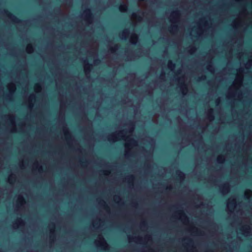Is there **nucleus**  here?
<instances>
[{
  "instance_id": "1",
  "label": "nucleus",
  "mask_w": 252,
  "mask_h": 252,
  "mask_svg": "<svg viewBox=\"0 0 252 252\" xmlns=\"http://www.w3.org/2000/svg\"><path fill=\"white\" fill-rule=\"evenodd\" d=\"M4 12L5 13L6 15L8 17L12 19L15 22H19L20 21L18 18H17L15 15L11 13L8 10H4Z\"/></svg>"
},
{
  "instance_id": "2",
  "label": "nucleus",
  "mask_w": 252,
  "mask_h": 252,
  "mask_svg": "<svg viewBox=\"0 0 252 252\" xmlns=\"http://www.w3.org/2000/svg\"><path fill=\"white\" fill-rule=\"evenodd\" d=\"M84 14H85V17L88 19H92V18H93V14L91 13V11L90 9H89V8L86 9L84 11Z\"/></svg>"
},
{
  "instance_id": "3",
  "label": "nucleus",
  "mask_w": 252,
  "mask_h": 252,
  "mask_svg": "<svg viewBox=\"0 0 252 252\" xmlns=\"http://www.w3.org/2000/svg\"><path fill=\"white\" fill-rule=\"evenodd\" d=\"M229 189V187L227 184H224L222 187V192L224 193L228 192Z\"/></svg>"
},
{
  "instance_id": "4",
  "label": "nucleus",
  "mask_w": 252,
  "mask_h": 252,
  "mask_svg": "<svg viewBox=\"0 0 252 252\" xmlns=\"http://www.w3.org/2000/svg\"><path fill=\"white\" fill-rule=\"evenodd\" d=\"M92 66V65L90 63H87V64L85 66V71L86 73L90 71Z\"/></svg>"
},
{
  "instance_id": "5",
  "label": "nucleus",
  "mask_w": 252,
  "mask_h": 252,
  "mask_svg": "<svg viewBox=\"0 0 252 252\" xmlns=\"http://www.w3.org/2000/svg\"><path fill=\"white\" fill-rule=\"evenodd\" d=\"M178 214L180 215L182 217L185 218V220H188V218L187 216L186 215V214L184 213V212L183 211H180L178 212Z\"/></svg>"
},
{
  "instance_id": "6",
  "label": "nucleus",
  "mask_w": 252,
  "mask_h": 252,
  "mask_svg": "<svg viewBox=\"0 0 252 252\" xmlns=\"http://www.w3.org/2000/svg\"><path fill=\"white\" fill-rule=\"evenodd\" d=\"M176 173L178 174V176L180 178L183 179V178L184 177V174L183 173V172H182V171H181L180 170H178V171H177Z\"/></svg>"
},
{
  "instance_id": "7",
  "label": "nucleus",
  "mask_w": 252,
  "mask_h": 252,
  "mask_svg": "<svg viewBox=\"0 0 252 252\" xmlns=\"http://www.w3.org/2000/svg\"><path fill=\"white\" fill-rule=\"evenodd\" d=\"M127 8V6L126 4H121L120 6V10L121 11H125L126 10V8Z\"/></svg>"
},
{
  "instance_id": "8",
  "label": "nucleus",
  "mask_w": 252,
  "mask_h": 252,
  "mask_svg": "<svg viewBox=\"0 0 252 252\" xmlns=\"http://www.w3.org/2000/svg\"><path fill=\"white\" fill-rule=\"evenodd\" d=\"M213 112V110L212 109H211L209 111V117L211 119H213L214 118V115L212 114Z\"/></svg>"
},
{
  "instance_id": "9",
  "label": "nucleus",
  "mask_w": 252,
  "mask_h": 252,
  "mask_svg": "<svg viewBox=\"0 0 252 252\" xmlns=\"http://www.w3.org/2000/svg\"><path fill=\"white\" fill-rule=\"evenodd\" d=\"M130 144L135 145L136 144L137 142L134 139H130L129 140Z\"/></svg>"
},
{
  "instance_id": "10",
  "label": "nucleus",
  "mask_w": 252,
  "mask_h": 252,
  "mask_svg": "<svg viewBox=\"0 0 252 252\" xmlns=\"http://www.w3.org/2000/svg\"><path fill=\"white\" fill-rule=\"evenodd\" d=\"M168 66L170 68L174 67L175 64L174 63H173L171 61H169Z\"/></svg>"
},
{
  "instance_id": "11",
  "label": "nucleus",
  "mask_w": 252,
  "mask_h": 252,
  "mask_svg": "<svg viewBox=\"0 0 252 252\" xmlns=\"http://www.w3.org/2000/svg\"><path fill=\"white\" fill-rule=\"evenodd\" d=\"M228 205L230 208H233L235 205V203L232 201L229 203Z\"/></svg>"
},
{
  "instance_id": "12",
  "label": "nucleus",
  "mask_w": 252,
  "mask_h": 252,
  "mask_svg": "<svg viewBox=\"0 0 252 252\" xmlns=\"http://www.w3.org/2000/svg\"><path fill=\"white\" fill-rule=\"evenodd\" d=\"M217 160L219 163H222L223 161V158L222 157H220L218 158Z\"/></svg>"
},
{
  "instance_id": "13",
  "label": "nucleus",
  "mask_w": 252,
  "mask_h": 252,
  "mask_svg": "<svg viewBox=\"0 0 252 252\" xmlns=\"http://www.w3.org/2000/svg\"><path fill=\"white\" fill-rule=\"evenodd\" d=\"M170 29H171L172 30L176 31L178 29L177 26L176 25H173L171 27H170Z\"/></svg>"
},
{
  "instance_id": "14",
  "label": "nucleus",
  "mask_w": 252,
  "mask_h": 252,
  "mask_svg": "<svg viewBox=\"0 0 252 252\" xmlns=\"http://www.w3.org/2000/svg\"><path fill=\"white\" fill-rule=\"evenodd\" d=\"M173 14L176 16H178L180 15V13L178 11H175L173 12Z\"/></svg>"
},
{
  "instance_id": "15",
  "label": "nucleus",
  "mask_w": 252,
  "mask_h": 252,
  "mask_svg": "<svg viewBox=\"0 0 252 252\" xmlns=\"http://www.w3.org/2000/svg\"><path fill=\"white\" fill-rule=\"evenodd\" d=\"M128 33V31L127 30H125L122 33L123 35H126V34H127Z\"/></svg>"
},
{
  "instance_id": "16",
  "label": "nucleus",
  "mask_w": 252,
  "mask_h": 252,
  "mask_svg": "<svg viewBox=\"0 0 252 252\" xmlns=\"http://www.w3.org/2000/svg\"><path fill=\"white\" fill-rule=\"evenodd\" d=\"M19 201L20 203L25 202V199H24V198L23 197H20L19 198Z\"/></svg>"
},
{
  "instance_id": "17",
  "label": "nucleus",
  "mask_w": 252,
  "mask_h": 252,
  "mask_svg": "<svg viewBox=\"0 0 252 252\" xmlns=\"http://www.w3.org/2000/svg\"><path fill=\"white\" fill-rule=\"evenodd\" d=\"M18 221H19V224L20 225H24V223L23 221L22 220H19Z\"/></svg>"
},
{
  "instance_id": "18",
  "label": "nucleus",
  "mask_w": 252,
  "mask_h": 252,
  "mask_svg": "<svg viewBox=\"0 0 252 252\" xmlns=\"http://www.w3.org/2000/svg\"><path fill=\"white\" fill-rule=\"evenodd\" d=\"M100 61L99 60H98V59L95 60L94 61V63L95 64H98V63H100Z\"/></svg>"
},
{
  "instance_id": "19",
  "label": "nucleus",
  "mask_w": 252,
  "mask_h": 252,
  "mask_svg": "<svg viewBox=\"0 0 252 252\" xmlns=\"http://www.w3.org/2000/svg\"><path fill=\"white\" fill-rule=\"evenodd\" d=\"M132 39H134V40H137V39H138V37L137 35H134L133 37H132Z\"/></svg>"
},
{
  "instance_id": "20",
  "label": "nucleus",
  "mask_w": 252,
  "mask_h": 252,
  "mask_svg": "<svg viewBox=\"0 0 252 252\" xmlns=\"http://www.w3.org/2000/svg\"><path fill=\"white\" fill-rule=\"evenodd\" d=\"M110 50L112 52H114L115 51V49L114 48H111Z\"/></svg>"
},
{
  "instance_id": "21",
  "label": "nucleus",
  "mask_w": 252,
  "mask_h": 252,
  "mask_svg": "<svg viewBox=\"0 0 252 252\" xmlns=\"http://www.w3.org/2000/svg\"><path fill=\"white\" fill-rule=\"evenodd\" d=\"M55 10L56 12H60V8L59 7L58 9H56Z\"/></svg>"
},
{
  "instance_id": "22",
  "label": "nucleus",
  "mask_w": 252,
  "mask_h": 252,
  "mask_svg": "<svg viewBox=\"0 0 252 252\" xmlns=\"http://www.w3.org/2000/svg\"><path fill=\"white\" fill-rule=\"evenodd\" d=\"M205 79H206L205 76H204V77H203V76H202V77L201 78V80H205Z\"/></svg>"
},
{
  "instance_id": "23",
  "label": "nucleus",
  "mask_w": 252,
  "mask_h": 252,
  "mask_svg": "<svg viewBox=\"0 0 252 252\" xmlns=\"http://www.w3.org/2000/svg\"><path fill=\"white\" fill-rule=\"evenodd\" d=\"M142 225L144 226H145L146 225V223L145 222H143L142 223Z\"/></svg>"
},
{
  "instance_id": "24",
  "label": "nucleus",
  "mask_w": 252,
  "mask_h": 252,
  "mask_svg": "<svg viewBox=\"0 0 252 252\" xmlns=\"http://www.w3.org/2000/svg\"><path fill=\"white\" fill-rule=\"evenodd\" d=\"M28 48L29 49H32V48L31 46H29Z\"/></svg>"
},
{
  "instance_id": "25",
  "label": "nucleus",
  "mask_w": 252,
  "mask_h": 252,
  "mask_svg": "<svg viewBox=\"0 0 252 252\" xmlns=\"http://www.w3.org/2000/svg\"><path fill=\"white\" fill-rule=\"evenodd\" d=\"M36 87L37 88H40V86L39 85H38V84H36Z\"/></svg>"
},
{
  "instance_id": "26",
  "label": "nucleus",
  "mask_w": 252,
  "mask_h": 252,
  "mask_svg": "<svg viewBox=\"0 0 252 252\" xmlns=\"http://www.w3.org/2000/svg\"><path fill=\"white\" fill-rule=\"evenodd\" d=\"M103 202L104 203V207L105 208H107V206L105 204V202H104V201H103Z\"/></svg>"
},
{
  "instance_id": "27",
  "label": "nucleus",
  "mask_w": 252,
  "mask_h": 252,
  "mask_svg": "<svg viewBox=\"0 0 252 252\" xmlns=\"http://www.w3.org/2000/svg\"><path fill=\"white\" fill-rule=\"evenodd\" d=\"M65 136H67L68 135H69V133H68V132H66V133H65Z\"/></svg>"
},
{
  "instance_id": "28",
  "label": "nucleus",
  "mask_w": 252,
  "mask_h": 252,
  "mask_svg": "<svg viewBox=\"0 0 252 252\" xmlns=\"http://www.w3.org/2000/svg\"><path fill=\"white\" fill-rule=\"evenodd\" d=\"M133 16L134 17H137V15L136 14H134H134H133Z\"/></svg>"
},
{
  "instance_id": "29",
  "label": "nucleus",
  "mask_w": 252,
  "mask_h": 252,
  "mask_svg": "<svg viewBox=\"0 0 252 252\" xmlns=\"http://www.w3.org/2000/svg\"><path fill=\"white\" fill-rule=\"evenodd\" d=\"M126 156H129V154L128 152H126Z\"/></svg>"
},
{
  "instance_id": "30",
  "label": "nucleus",
  "mask_w": 252,
  "mask_h": 252,
  "mask_svg": "<svg viewBox=\"0 0 252 252\" xmlns=\"http://www.w3.org/2000/svg\"><path fill=\"white\" fill-rule=\"evenodd\" d=\"M184 86H185V90H187V88H186V86H185L184 84Z\"/></svg>"
},
{
  "instance_id": "31",
  "label": "nucleus",
  "mask_w": 252,
  "mask_h": 252,
  "mask_svg": "<svg viewBox=\"0 0 252 252\" xmlns=\"http://www.w3.org/2000/svg\"><path fill=\"white\" fill-rule=\"evenodd\" d=\"M42 168H39V171H41V170H42Z\"/></svg>"
},
{
  "instance_id": "32",
  "label": "nucleus",
  "mask_w": 252,
  "mask_h": 252,
  "mask_svg": "<svg viewBox=\"0 0 252 252\" xmlns=\"http://www.w3.org/2000/svg\"><path fill=\"white\" fill-rule=\"evenodd\" d=\"M111 137H114V135H111Z\"/></svg>"
},
{
  "instance_id": "33",
  "label": "nucleus",
  "mask_w": 252,
  "mask_h": 252,
  "mask_svg": "<svg viewBox=\"0 0 252 252\" xmlns=\"http://www.w3.org/2000/svg\"><path fill=\"white\" fill-rule=\"evenodd\" d=\"M130 177L133 179V177L132 176H131Z\"/></svg>"
},
{
  "instance_id": "34",
  "label": "nucleus",
  "mask_w": 252,
  "mask_h": 252,
  "mask_svg": "<svg viewBox=\"0 0 252 252\" xmlns=\"http://www.w3.org/2000/svg\"><path fill=\"white\" fill-rule=\"evenodd\" d=\"M111 140H112V139H111V138H109V141H111Z\"/></svg>"
},
{
  "instance_id": "35",
  "label": "nucleus",
  "mask_w": 252,
  "mask_h": 252,
  "mask_svg": "<svg viewBox=\"0 0 252 252\" xmlns=\"http://www.w3.org/2000/svg\"><path fill=\"white\" fill-rule=\"evenodd\" d=\"M12 179V176L11 177V178L9 179V180H11Z\"/></svg>"
}]
</instances>
